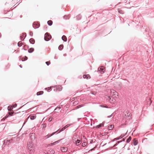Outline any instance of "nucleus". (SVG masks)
<instances>
[{"label":"nucleus","mask_w":154,"mask_h":154,"mask_svg":"<svg viewBox=\"0 0 154 154\" xmlns=\"http://www.w3.org/2000/svg\"><path fill=\"white\" fill-rule=\"evenodd\" d=\"M110 94L113 97L117 98L118 96V93L114 90H111Z\"/></svg>","instance_id":"f257e3e1"},{"label":"nucleus","mask_w":154,"mask_h":154,"mask_svg":"<svg viewBox=\"0 0 154 154\" xmlns=\"http://www.w3.org/2000/svg\"><path fill=\"white\" fill-rule=\"evenodd\" d=\"M51 38V35L48 33H46L45 34L44 39L46 41H48Z\"/></svg>","instance_id":"f03ea898"},{"label":"nucleus","mask_w":154,"mask_h":154,"mask_svg":"<svg viewBox=\"0 0 154 154\" xmlns=\"http://www.w3.org/2000/svg\"><path fill=\"white\" fill-rule=\"evenodd\" d=\"M106 98L110 103H115L116 102V100L115 99H113L112 98V99L110 97V96H107V97H106Z\"/></svg>","instance_id":"7ed1b4c3"},{"label":"nucleus","mask_w":154,"mask_h":154,"mask_svg":"<svg viewBox=\"0 0 154 154\" xmlns=\"http://www.w3.org/2000/svg\"><path fill=\"white\" fill-rule=\"evenodd\" d=\"M123 115L126 118L130 116L131 113L128 111H125L124 112Z\"/></svg>","instance_id":"20e7f679"},{"label":"nucleus","mask_w":154,"mask_h":154,"mask_svg":"<svg viewBox=\"0 0 154 154\" xmlns=\"http://www.w3.org/2000/svg\"><path fill=\"white\" fill-rule=\"evenodd\" d=\"M98 70L101 73H103L104 72L105 70V68L103 66H101L98 69Z\"/></svg>","instance_id":"39448f33"},{"label":"nucleus","mask_w":154,"mask_h":154,"mask_svg":"<svg viewBox=\"0 0 154 154\" xmlns=\"http://www.w3.org/2000/svg\"><path fill=\"white\" fill-rule=\"evenodd\" d=\"M40 24L37 22H35L33 24V27L34 28H38Z\"/></svg>","instance_id":"423d86ee"},{"label":"nucleus","mask_w":154,"mask_h":154,"mask_svg":"<svg viewBox=\"0 0 154 154\" xmlns=\"http://www.w3.org/2000/svg\"><path fill=\"white\" fill-rule=\"evenodd\" d=\"M61 150L63 152H65L66 151L68 150V148L66 147H62L61 148Z\"/></svg>","instance_id":"0eeeda50"},{"label":"nucleus","mask_w":154,"mask_h":154,"mask_svg":"<svg viewBox=\"0 0 154 154\" xmlns=\"http://www.w3.org/2000/svg\"><path fill=\"white\" fill-rule=\"evenodd\" d=\"M83 77L84 79H89L91 78L90 75L88 74L84 75Z\"/></svg>","instance_id":"6e6552de"},{"label":"nucleus","mask_w":154,"mask_h":154,"mask_svg":"<svg viewBox=\"0 0 154 154\" xmlns=\"http://www.w3.org/2000/svg\"><path fill=\"white\" fill-rule=\"evenodd\" d=\"M27 145L28 149H30V147H32L33 146V144L32 143V142H29L28 143Z\"/></svg>","instance_id":"1a4fd4ad"},{"label":"nucleus","mask_w":154,"mask_h":154,"mask_svg":"<svg viewBox=\"0 0 154 154\" xmlns=\"http://www.w3.org/2000/svg\"><path fill=\"white\" fill-rule=\"evenodd\" d=\"M28 149L31 153L35 151V148L33 146L30 147V149Z\"/></svg>","instance_id":"9d476101"},{"label":"nucleus","mask_w":154,"mask_h":154,"mask_svg":"<svg viewBox=\"0 0 154 154\" xmlns=\"http://www.w3.org/2000/svg\"><path fill=\"white\" fill-rule=\"evenodd\" d=\"M114 127V125H111L108 126V130H111L113 129Z\"/></svg>","instance_id":"9b49d317"},{"label":"nucleus","mask_w":154,"mask_h":154,"mask_svg":"<svg viewBox=\"0 0 154 154\" xmlns=\"http://www.w3.org/2000/svg\"><path fill=\"white\" fill-rule=\"evenodd\" d=\"M26 36V34L24 33L22 34L20 36V38L22 40H23Z\"/></svg>","instance_id":"f8f14e48"},{"label":"nucleus","mask_w":154,"mask_h":154,"mask_svg":"<svg viewBox=\"0 0 154 154\" xmlns=\"http://www.w3.org/2000/svg\"><path fill=\"white\" fill-rule=\"evenodd\" d=\"M56 132H54V133H53L52 134H48V135H47V136H45V137L46 138H48L51 136H52Z\"/></svg>","instance_id":"ddd939ff"},{"label":"nucleus","mask_w":154,"mask_h":154,"mask_svg":"<svg viewBox=\"0 0 154 154\" xmlns=\"http://www.w3.org/2000/svg\"><path fill=\"white\" fill-rule=\"evenodd\" d=\"M61 140H58L57 141H56L54 143H51V145L53 146V145H55L56 144L58 143Z\"/></svg>","instance_id":"4468645a"},{"label":"nucleus","mask_w":154,"mask_h":154,"mask_svg":"<svg viewBox=\"0 0 154 154\" xmlns=\"http://www.w3.org/2000/svg\"><path fill=\"white\" fill-rule=\"evenodd\" d=\"M75 144L77 146L81 144L80 140H77L75 141Z\"/></svg>","instance_id":"2eb2a0df"},{"label":"nucleus","mask_w":154,"mask_h":154,"mask_svg":"<svg viewBox=\"0 0 154 154\" xmlns=\"http://www.w3.org/2000/svg\"><path fill=\"white\" fill-rule=\"evenodd\" d=\"M29 42L33 44L35 42V40L32 38H30L29 40Z\"/></svg>","instance_id":"dca6fc26"},{"label":"nucleus","mask_w":154,"mask_h":154,"mask_svg":"<svg viewBox=\"0 0 154 154\" xmlns=\"http://www.w3.org/2000/svg\"><path fill=\"white\" fill-rule=\"evenodd\" d=\"M138 142L137 140H135V139L134 140L133 144L134 146L136 145L137 144Z\"/></svg>","instance_id":"f3484780"},{"label":"nucleus","mask_w":154,"mask_h":154,"mask_svg":"<svg viewBox=\"0 0 154 154\" xmlns=\"http://www.w3.org/2000/svg\"><path fill=\"white\" fill-rule=\"evenodd\" d=\"M62 40L65 42H66L67 41V38L65 35H63L62 37Z\"/></svg>","instance_id":"a211bd4d"},{"label":"nucleus","mask_w":154,"mask_h":154,"mask_svg":"<svg viewBox=\"0 0 154 154\" xmlns=\"http://www.w3.org/2000/svg\"><path fill=\"white\" fill-rule=\"evenodd\" d=\"M43 93H44V92L43 91H40L38 92L37 93V95H42L43 94Z\"/></svg>","instance_id":"6ab92c4d"},{"label":"nucleus","mask_w":154,"mask_h":154,"mask_svg":"<svg viewBox=\"0 0 154 154\" xmlns=\"http://www.w3.org/2000/svg\"><path fill=\"white\" fill-rule=\"evenodd\" d=\"M47 23L49 25L51 26L53 22L51 20H50L48 21Z\"/></svg>","instance_id":"aec40b11"},{"label":"nucleus","mask_w":154,"mask_h":154,"mask_svg":"<svg viewBox=\"0 0 154 154\" xmlns=\"http://www.w3.org/2000/svg\"><path fill=\"white\" fill-rule=\"evenodd\" d=\"M34 49L33 48H31L28 50V51L29 52L31 53L32 52L34 51Z\"/></svg>","instance_id":"412c9836"},{"label":"nucleus","mask_w":154,"mask_h":154,"mask_svg":"<svg viewBox=\"0 0 154 154\" xmlns=\"http://www.w3.org/2000/svg\"><path fill=\"white\" fill-rule=\"evenodd\" d=\"M131 137H129L126 140L127 142L129 143L130 142V141L131 140Z\"/></svg>","instance_id":"4be33fe9"},{"label":"nucleus","mask_w":154,"mask_h":154,"mask_svg":"<svg viewBox=\"0 0 154 154\" xmlns=\"http://www.w3.org/2000/svg\"><path fill=\"white\" fill-rule=\"evenodd\" d=\"M36 118V116H30V119L31 120H33Z\"/></svg>","instance_id":"5701e85b"},{"label":"nucleus","mask_w":154,"mask_h":154,"mask_svg":"<svg viewBox=\"0 0 154 154\" xmlns=\"http://www.w3.org/2000/svg\"><path fill=\"white\" fill-rule=\"evenodd\" d=\"M13 109L12 106H9L8 107V109L9 111H11Z\"/></svg>","instance_id":"b1692460"},{"label":"nucleus","mask_w":154,"mask_h":154,"mask_svg":"<svg viewBox=\"0 0 154 154\" xmlns=\"http://www.w3.org/2000/svg\"><path fill=\"white\" fill-rule=\"evenodd\" d=\"M63 45H60L59 47V50H61L63 48Z\"/></svg>","instance_id":"393cba45"},{"label":"nucleus","mask_w":154,"mask_h":154,"mask_svg":"<svg viewBox=\"0 0 154 154\" xmlns=\"http://www.w3.org/2000/svg\"><path fill=\"white\" fill-rule=\"evenodd\" d=\"M57 89L59 91H61L62 89V87L61 86H58Z\"/></svg>","instance_id":"a878e982"},{"label":"nucleus","mask_w":154,"mask_h":154,"mask_svg":"<svg viewBox=\"0 0 154 154\" xmlns=\"http://www.w3.org/2000/svg\"><path fill=\"white\" fill-rule=\"evenodd\" d=\"M22 45V43L21 42H19L18 43V45L19 47H21Z\"/></svg>","instance_id":"bb28decb"},{"label":"nucleus","mask_w":154,"mask_h":154,"mask_svg":"<svg viewBox=\"0 0 154 154\" xmlns=\"http://www.w3.org/2000/svg\"><path fill=\"white\" fill-rule=\"evenodd\" d=\"M102 126H103V124H100V125H97L96 127L97 128H99Z\"/></svg>","instance_id":"cd10ccee"},{"label":"nucleus","mask_w":154,"mask_h":154,"mask_svg":"<svg viewBox=\"0 0 154 154\" xmlns=\"http://www.w3.org/2000/svg\"><path fill=\"white\" fill-rule=\"evenodd\" d=\"M91 93L93 94H94V95H95L96 94L97 92L95 91H91Z\"/></svg>","instance_id":"c85d7f7f"},{"label":"nucleus","mask_w":154,"mask_h":154,"mask_svg":"<svg viewBox=\"0 0 154 154\" xmlns=\"http://www.w3.org/2000/svg\"><path fill=\"white\" fill-rule=\"evenodd\" d=\"M87 144V143L86 142H84L82 144V146H85Z\"/></svg>","instance_id":"c756f323"},{"label":"nucleus","mask_w":154,"mask_h":154,"mask_svg":"<svg viewBox=\"0 0 154 154\" xmlns=\"http://www.w3.org/2000/svg\"><path fill=\"white\" fill-rule=\"evenodd\" d=\"M46 63L48 66L50 64V61L46 62Z\"/></svg>","instance_id":"7c9ffc66"},{"label":"nucleus","mask_w":154,"mask_h":154,"mask_svg":"<svg viewBox=\"0 0 154 154\" xmlns=\"http://www.w3.org/2000/svg\"><path fill=\"white\" fill-rule=\"evenodd\" d=\"M53 119V118L52 117H50L48 119V121L49 122L51 121L52 119Z\"/></svg>","instance_id":"2f4dec72"},{"label":"nucleus","mask_w":154,"mask_h":154,"mask_svg":"<svg viewBox=\"0 0 154 154\" xmlns=\"http://www.w3.org/2000/svg\"><path fill=\"white\" fill-rule=\"evenodd\" d=\"M122 137H121V136H120L119 137H118V138H115L114 139V140H119V139H120V138H121Z\"/></svg>","instance_id":"473e14b6"},{"label":"nucleus","mask_w":154,"mask_h":154,"mask_svg":"<svg viewBox=\"0 0 154 154\" xmlns=\"http://www.w3.org/2000/svg\"><path fill=\"white\" fill-rule=\"evenodd\" d=\"M14 113V112H9V115H10L11 116H12V114H13Z\"/></svg>","instance_id":"72a5a7b5"},{"label":"nucleus","mask_w":154,"mask_h":154,"mask_svg":"<svg viewBox=\"0 0 154 154\" xmlns=\"http://www.w3.org/2000/svg\"><path fill=\"white\" fill-rule=\"evenodd\" d=\"M17 106V104H15L14 105H12V107L14 108V107H16Z\"/></svg>","instance_id":"f704fd0d"},{"label":"nucleus","mask_w":154,"mask_h":154,"mask_svg":"<svg viewBox=\"0 0 154 154\" xmlns=\"http://www.w3.org/2000/svg\"><path fill=\"white\" fill-rule=\"evenodd\" d=\"M34 137V134H33L32 133V134L31 135V138L32 139V137Z\"/></svg>","instance_id":"c9c22d12"},{"label":"nucleus","mask_w":154,"mask_h":154,"mask_svg":"<svg viewBox=\"0 0 154 154\" xmlns=\"http://www.w3.org/2000/svg\"><path fill=\"white\" fill-rule=\"evenodd\" d=\"M71 124H68L66 125L65 126H66V128H67L68 127H69V126H70V125H71Z\"/></svg>","instance_id":"e433bc0d"},{"label":"nucleus","mask_w":154,"mask_h":154,"mask_svg":"<svg viewBox=\"0 0 154 154\" xmlns=\"http://www.w3.org/2000/svg\"><path fill=\"white\" fill-rule=\"evenodd\" d=\"M64 130H65L64 128H63L60 130V131L59 132H61L63 131Z\"/></svg>","instance_id":"4c0bfd02"},{"label":"nucleus","mask_w":154,"mask_h":154,"mask_svg":"<svg viewBox=\"0 0 154 154\" xmlns=\"http://www.w3.org/2000/svg\"><path fill=\"white\" fill-rule=\"evenodd\" d=\"M27 59V57H26L25 56L23 60H26ZM22 60L23 61V60Z\"/></svg>","instance_id":"58836bf2"},{"label":"nucleus","mask_w":154,"mask_h":154,"mask_svg":"<svg viewBox=\"0 0 154 154\" xmlns=\"http://www.w3.org/2000/svg\"><path fill=\"white\" fill-rule=\"evenodd\" d=\"M29 34L30 35L32 36V34H33V33H32V32H29Z\"/></svg>","instance_id":"ea45409f"},{"label":"nucleus","mask_w":154,"mask_h":154,"mask_svg":"<svg viewBox=\"0 0 154 154\" xmlns=\"http://www.w3.org/2000/svg\"><path fill=\"white\" fill-rule=\"evenodd\" d=\"M112 114L111 115H110V116H107V117H108V118H109L110 117H111V116H112Z\"/></svg>","instance_id":"a19ab883"},{"label":"nucleus","mask_w":154,"mask_h":154,"mask_svg":"<svg viewBox=\"0 0 154 154\" xmlns=\"http://www.w3.org/2000/svg\"><path fill=\"white\" fill-rule=\"evenodd\" d=\"M93 140H91V141L90 142V143H92L93 142Z\"/></svg>","instance_id":"79ce46f5"},{"label":"nucleus","mask_w":154,"mask_h":154,"mask_svg":"<svg viewBox=\"0 0 154 154\" xmlns=\"http://www.w3.org/2000/svg\"><path fill=\"white\" fill-rule=\"evenodd\" d=\"M147 140V138H145L143 140V141L142 142H143V141H144L145 140Z\"/></svg>","instance_id":"37998d69"},{"label":"nucleus","mask_w":154,"mask_h":154,"mask_svg":"<svg viewBox=\"0 0 154 154\" xmlns=\"http://www.w3.org/2000/svg\"><path fill=\"white\" fill-rule=\"evenodd\" d=\"M83 138H84V139H85V140H86V138H85V137L84 136H83Z\"/></svg>","instance_id":"c03bdc74"},{"label":"nucleus","mask_w":154,"mask_h":154,"mask_svg":"<svg viewBox=\"0 0 154 154\" xmlns=\"http://www.w3.org/2000/svg\"><path fill=\"white\" fill-rule=\"evenodd\" d=\"M63 128H64V129H66V128H67L66 127V126H65Z\"/></svg>","instance_id":"a18cd8bd"},{"label":"nucleus","mask_w":154,"mask_h":154,"mask_svg":"<svg viewBox=\"0 0 154 154\" xmlns=\"http://www.w3.org/2000/svg\"><path fill=\"white\" fill-rule=\"evenodd\" d=\"M10 141V140H7L6 142V143H7V142H9V141Z\"/></svg>","instance_id":"49530a36"},{"label":"nucleus","mask_w":154,"mask_h":154,"mask_svg":"<svg viewBox=\"0 0 154 154\" xmlns=\"http://www.w3.org/2000/svg\"><path fill=\"white\" fill-rule=\"evenodd\" d=\"M22 17V15H20V18H21V17Z\"/></svg>","instance_id":"de8ad7c7"},{"label":"nucleus","mask_w":154,"mask_h":154,"mask_svg":"<svg viewBox=\"0 0 154 154\" xmlns=\"http://www.w3.org/2000/svg\"><path fill=\"white\" fill-rule=\"evenodd\" d=\"M117 145V143L116 144L114 145V146H116Z\"/></svg>","instance_id":"09e8293b"},{"label":"nucleus","mask_w":154,"mask_h":154,"mask_svg":"<svg viewBox=\"0 0 154 154\" xmlns=\"http://www.w3.org/2000/svg\"><path fill=\"white\" fill-rule=\"evenodd\" d=\"M20 66V67H21V65Z\"/></svg>","instance_id":"8fccbe9b"}]
</instances>
